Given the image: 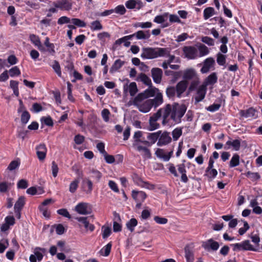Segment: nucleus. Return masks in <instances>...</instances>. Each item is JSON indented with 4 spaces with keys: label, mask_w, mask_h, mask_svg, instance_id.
I'll use <instances>...</instances> for the list:
<instances>
[{
    "label": "nucleus",
    "mask_w": 262,
    "mask_h": 262,
    "mask_svg": "<svg viewBox=\"0 0 262 262\" xmlns=\"http://www.w3.org/2000/svg\"><path fill=\"white\" fill-rule=\"evenodd\" d=\"M186 107L185 105L174 103L173 104H167L164 106V120H162L163 125L167 124L170 119L173 120L176 123H179L181 118L185 114Z\"/></svg>",
    "instance_id": "obj_1"
},
{
    "label": "nucleus",
    "mask_w": 262,
    "mask_h": 262,
    "mask_svg": "<svg viewBox=\"0 0 262 262\" xmlns=\"http://www.w3.org/2000/svg\"><path fill=\"white\" fill-rule=\"evenodd\" d=\"M169 54V48H143L141 57L143 59H152L164 57Z\"/></svg>",
    "instance_id": "obj_2"
},
{
    "label": "nucleus",
    "mask_w": 262,
    "mask_h": 262,
    "mask_svg": "<svg viewBox=\"0 0 262 262\" xmlns=\"http://www.w3.org/2000/svg\"><path fill=\"white\" fill-rule=\"evenodd\" d=\"M150 101L149 99H145L137 96L132 101H129L128 104L129 105L133 104L136 106L139 111L145 113L148 112L152 107Z\"/></svg>",
    "instance_id": "obj_3"
},
{
    "label": "nucleus",
    "mask_w": 262,
    "mask_h": 262,
    "mask_svg": "<svg viewBox=\"0 0 262 262\" xmlns=\"http://www.w3.org/2000/svg\"><path fill=\"white\" fill-rule=\"evenodd\" d=\"M183 78L186 80H193L189 89L193 90L199 83V79L197 77L195 71L193 69H188L184 72Z\"/></svg>",
    "instance_id": "obj_4"
},
{
    "label": "nucleus",
    "mask_w": 262,
    "mask_h": 262,
    "mask_svg": "<svg viewBox=\"0 0 262 262\" xmlns=\"http://www.w3.org/2000/svg\"><path fill=\"white\" fill-rule=\"evenodd\" d=\"M183 51L185 57L189 59H194L198 57V49L193 46H185Z\"/></svg>",
    "instance_id": "obj_5"
},
{
    "label": "nucleus",
    "mask_w": 262,
    "mask_h": 262,
    "mask_svg": "<svg viewBox=\"0 0 262 262\" xmlns=\"http://www.w3.org/2000/svg\"><path fill=\"white\" fill-rule=\"evenodd\" d=\"M149 88L142 93H139L137 96L146 99L148 98L155 96L159 93L158 89L153 86L152 85L148 86Z\"/></svg>",
    "instance_id": "obj_6"
},
{
    "label": "nucleus",
    "mask_w": 262,
    "mask_h": 262,
    "mask_svg": "<svg viewBox=\"0 0 262 262\" xmlns=\"http://www.w3.org/2000/svg\"><path fill=\"white\" fill-rule=\"evenodd\" d=\"M75 210L79 214L82 215L89 214L91 212L90 205L85 202L78 203L75 207Z\"/></svg>",
    "instance_id": "obj_7"
},
{
    "label": "nucleus",
    "mask_w": 262,
    "mask_h": 262,
    "mask_svg": "<svg viewBox=\"0 0 262 262\" xmlns=\"http://www.w3.org/2000/svg\"><path fill=\"white\" fill-rule=\"evenodd\" d=\"M143 136V133L141 131L138 130L135 132L133 136V146L134 148L136 147L141 144V143H143L144 144H149V142L146 140H142L141 137Z\"/></svg>",
    "instance_id": "obj_8"
},
{
    "label": "nucleus",
    "mask_w": 262,
    "mask_h": 262,
    "mask_svg": "<svg viewBox=\"0 0 262 262\" xmlns=\"http://www.w3.org/2000/svg\"><path fill=\"white\" fill-rule=\"evenodd\" d=\"M151 77L156 83H160L163 75L162 70L158 68H154L151 70Z\"/></svg>",
    "instance_id": "obj_9"
},
{
    "label": "nucleus",
    "mask_w": 262,
    "mask_h": 262,
    "mask_svg": "<svg viewBox=\"0 0 262 262\" xmlns=\"http://www.w3.org/2000/svg\"><path fill=\"white\" fill-rule=\"evenodd\" d=\"M207 88L205 85H201L197 90L196 95L195 96V103H197L202 101L206 95Z\"/></svg>",
    "instance_id": "obj_10"
},
{
    "label": "nucleus",
    "mask_w": 262,
    "mask_h": 262,
    "mask_svg": "<svg viewBox=\"0 0 262 262\" xmlns=\"http://www.w3.org/2000/svg\"><path fill=\"white\" fill-rule=\"evenodd\" d=\"M159 137L157 142V145L161 146L165 145L169 143L171 141V138L169 135V133L164 132Z\"/></svg>",
    "instance_id": "obj_11"
},
{
    "label": "nucleus",
    "mask_w": 262,
    "mask_h": 262,
    "mask_svg": "<svg viewBox=\"0 0 262 262\" xmlns=\"http://www.w3.org/2000/svg\"><path fill=\"white\" fill-rule=\"evenodd\" d=\"M172 154V150L168 152H165L164 149L161 148H158L155 152V155L158 158L162 159L164 161H168L170 159Z\"/></svg>",
    "instance_id": "obj_12"
},
{
    "label": "nucleus",
    "mask_w": 262,
    "mask_h": 262,
    "mask_svg": "<svg viewBox=\"0 0 262 262\" xmlns=\"http://www.w3.org/2000/svg\"><path fill=\"white\" fill-rule=\"evenodd\" d=\"M215 60L212 57H209L206 59L203 62V66L201 69L202 73H206L208 72L210 69L214 66Z\"/></svg>",
    "instance_id": "obj_13"
},
{
    "label": "nucleus",
    "mask_w": 262,
    "mask_h": 262,
    "mask_svg": "<svg viewBox=\"0 0 262 262\" xmlns=\"http://www.w3.org/2000/svg\"><path fill=\"white\" fill-rule=\"evenodd\" d=\"M203 247L207 250L211 249L213 251L217 250L219 247V244L217 242L212 239H209L202 244Z\"/></svg>",
    "instance_id": "obj_14"
},
{
    "label": "nucleus",
    "mask_w": 262,
    "mask_h": 262,
    "mask_svg": "<svg viewBox=\"0 0 262 262\" xmlns=\"http://www.w3.org/2000/svg\"><path fill=\"white\" fill-rule=\"evenodd\" d=\"M132 196L136 202H144L147 198L146 193L142 191L133 190L132 191Z\"/></svg>",
    "instance_id": "obj_15"
},
{
    "label": "nucleus",
    "mask_w": 262,
    "mask_h": 262,
    "mask_svg": "<svg viewBox=\"0 0 262 262\" xmlns=\"http://www.w3.org/2000/svg\"><path fill=\"white\" fill-rule=\"evenodd\" d=\"M36 154L39 160H43L46 156L47 148L44 144H40L36 147Z\"/></svg>",
    "instance_id": "obj_16"
},
{
    "label": "nucleus",
    "mask_w": 262,
    "mask_h": 262,
    "mask_svg": "<svg viewBox=\"0 0 262 262\" xmlns=\"http://www.w3.org/2000/svg\"><path fill=\"white\" fill-rule=\"evenodd\" d=\"M53 5L56 8L64 10H69L72 8V4L68 0H60L57 2H54Z\"/></svg>",
    "instance_id": "obj_17"
},
{
    "label": "nucleus",
    "mask_w": 262,
    "mask_h": 262,
    "mask_svg": "<svg viewBox=\"0 0 262 262\" xmlns=\"http://www.w3.org/2000/svg\"><path fill=\"white\" fill-rule=\"evenodd\" d=\"M136 150L141 153L144 159H150L151 158V152L147 147L142 146L141 144L134 148Z\"/></svg>",
    "instance_id": "obj_18"
},
{
    "label": "nucleus",
    "mask_w": 262,
    "mask_h": 262,
    "mask_svg": "<svg viewBox=\"0 0 262 262\" xmlns=\"http://www.w3.org/2000/svg\"><path fill=\"white\" fill-rule=\"evenodd\" d=\"M187 87V82L185 80L180 81L176 85V93L178 97H180Z\"/></svg>",
    "instance_id": "obj_19"
},
{
    "label": "nucleus",
    "mask_w": 262,
    "mask_h": 262,
    "mask_svg": "<svg viewBox=\"0 0 262 262\" xmlns=\"http://www.w3.org/2000/svg\"><path fill=\"white\" fill-rule=\"evenodd\" d=\"M76 220L80 223H81L86 230H89L91 232L94 231L95 226L90 224L88 221V217H78L76 218Z\"/></svg>",
    "instance_id": "obj_20"
},
{
    "label": "nucleus",
    "mask_w": 262,
    "mask_h": 262,
    "mask_svg": "<svg viewBox=\"0 0 262 262\" xmlns=\"http://www.w3.org/2000/svg\"><path fill=\"white\" fill-rule=\"evenodd\" d=\"M125 6L128 9H140L143 7V4L140 0H129L125 3Z\"/></svg>",
    "instance_id": "obj_21"
},
{
    "label": "nucleus",
    "mask_w": 262,
    "mask_h": 262,
    "mask_svg": "<svg viewBox=\"0 0 262 262\" xmlns=\"http://www.w3.org/2000/svg\"><path fill=\"white\" fill-rule=\"evenodd\" d=\"M119 222H121L119 214L116 212H114L113 230L115 232H119L121 230L122 226Z\"/></svg>",
    "instance_id": "obj_22"
},
{
    "label": "nucleus",
    "mask_w": 262,
    "mask_h": 262,
    "mask_svg": "<svg viewBox=\"0 0 262 262\" xmlns=\"http://www.w3.org/2000/svg\"><path fill=\"white\" fill-rule=\"evenodd\" d=\"M83 191L86 194H91L93 190L92 182L89 179L85 178L82 182Z\"/></svg>",
    "instance_id": "obj_23"
},
{
    "label": "nucleus",
    "mask_w": 262,
    "mask_h": 262,
    "mask_svg": "<svg viewBox=\"0 0 262 262\" xmlns=\"http://www.w3.org/2000/svg\"><path fill=\"white\" fill-rule=\"evenodd\" d=\"M185 257L187 260V262H193L194 255L193 251L191 247L187 246L185 248Z\"/></svg>",
    "instance_id": "obj_24"
},
{
    "label": "nucleus",
    "mask_w": 262,
    "mask_h": 262,
    "mask_svg": "<svg viewBox=\"0 0 262 262\" xmlns=\"http://www.w3.org/2000/svg\"><path fill=\"white\" fill-rule=\"evenodd\" d=\"M14 185L13 182L9 181H3L0 182V193L8 192Z\"/></svg>",
    "instance_id": "obj_25"
},
{
    "label": "nucleus",
    "mask_w": 262,
    "mask_h": 262,
    "mask_svg": "<svg viewBox=\"0 0 262 262\" xmlns=\"http://www.w3.org/2000/svg\"><path fill=\"white\" fill-rule=\"evenodd\" d=\"M217 77L215 73H212L209 75L205 79L203 85H205L207 87L208 85H212L217 82Z\"/></svg>",
    "instance_id": "obj_26"
},
{
    "label": "nucleus",
    "mask_w": 262,
    "mask_h": 262,
    "mask_svg": "<svg viewBox=\"0 0 262 262\" xmlns=\"http://www.w3.org/2000/svg\"><path fill=\"white\" fill-rule=\"evenodd\" d=\"M150 100L151 106L157 107L163 103V96L161 93H157L154 99H149Z\"/></svg>",
    "instance_id": "obj_27"
},
{
    "label": "nucleus",
    "mask_w": 262,
    "mask_h": 262,
    "mask_svg": "<svg viewBox=\"0 0 262 262\" xmlns=\"http://www.w3.org/2000/svg\"><path fill=\"white\" fill-rule=\"evenodd\" d=\"M25 203V198L23 196L19 197L18 199L14 205L15 212H19L24 207Z\"/></svg>",
    "instance_id": "obj_28"
},
{
    "label": "nucleus",
    "mask_w": 262,
    "mask_h": 262,
    "mask_svg": "<svg viewBox=\"0 0 262 262\" xmlns=\"http://www.w3.org/2000/svg\"><path fill=\"white\" fill-rule=\"evenodd\" d=\"M217 171L214 168H206L205 176L208 178V181H212L217 176Z\"/></svg>",
    "instance_id": "obj_29"
},
{
    "label": "nucleus",
    "mask_w": 262,
    "mask_h": 262,
    "mask_svg": "<svg viewBox=\"0 0 262 262\" xmlns=\"http://www.w3.org/2000/svg\"><path fill=\"white\" fill-rule=\"evenodd\" d=\"M135 35L137 39H147L150 36L149 31L140 30L135 33Z\"/></svg>",
    "instance_id": "obj_30"
},
{
    "label": "nucleus",
    "mask_w": 262,
    "mask_h": 262,
    "mask_svg": "<svg viewBox=\"0 0 262 262\" xmlns=\"http://www.w3.org/2000/svg\"><path fill=\"white\" fill-rule=\"evenodd\" d=\"M198 52H199V53L198 54V57H203L204 56H206L208 55L209 53V50L208 48L207 47L205 46L204 45H200L198 47Z\"/></svg>",
    "instance_id": "obj_31"
},
{
    "label": "nucleus",
    "mask_w": 262,
    "mask_h": 262,
    "mask_svg": "<svg viewBox=\"0 0 262 262\" xmlns=\"http://www.w3.org/2000/svg\"><path fill=\"white\" fill-rule=\"evenodd\" d=\"M137 80L142 82L147 86L152 85L151 79L144 73H141L138 76Z\"/></svg>",
    "instance_id": "obj_32"
},
{
    "label": "nucleus",
    "mask_w": 262,
    "mask_h": 262,
    "mask_svg": "<svg viewBox=\"0 0 262 262\" xmlns=\"http://www.w3.org/2000/svg\"><path fill=\"white\" fill-rule=\"evenodd\" d=\"M226 145L232 146L234 150L238 151L241 147V141L238 139L234 140L233 141L229 140L226 142Z\"/></svg>",
    "instance_id": "obj_33"
},
{
    "label": "nucleus",
    "mask_w": 262,
    "mask_h": 262,
    "mask_svg": "<svg viewBox=\"0 0 262 262\" xmlns=\"http://www.w3.org/2000/svg\"><path fill=\"white\" fill-rule=\"evenodd\" d=\"M255 111L253 108H250L246 111L241 110L240 115L245 118L252 117L254 116Z\"/></svg>",
    "instance_id": "obj_34"
},
{
    "label": "nucleus",
    "mask_w": 262,
    "mask_h": 262,
    "mask_svg": "<svg viewBox=\"0 0 262 262\" xmlns=\"http://www.w3.org/2000/svg\"><path fill=\"white\" fill-rule=\"evenodd\" d=\"M46 252V250L45 248H42L40 247H36L34 249V253L36 256V259L38 261H40L43 258V254Z\"/></svg>",
    "instance_id": "obj_35"
},
{
    "label": "nucleus",
    "mask_w": 262,
    "mask_h": 262,
    "mask_svg": "<svg viewBox=\"0 0 262 262\" xmlns=\"http://www.w3.org/2000/svg\"><path fill=\"white\" fill-rule=\"evenodd\" d=\"M164 107L159 109L157 112L154 114L149 119L155 121H158L161 117H162L163 120H164Z\"/></svg>",
    "instance_id": "obj_36"
},
{
    "label": "nucleus",
    "mask_w": 262,
    "mask_h": 262,
    "mask_svg": "<svg viewBox=\"0 0 262 262\" xmlns=\"http://www.w3.org/2000/svg\"><path fill=\"white\" fill-rule=\"evenodd\" d=\"M124 64V62L120 59L116 60L110 69V72L112 73L116 72Z\"/></svg>",
    "instance_id": "obj_37"
},
{
    "label": "nucleus",
    "mask_w": 262,
    "mask_h": 262,
    "mask_svg": "<svg viewBox=\"0 0 262 262\" xmlns=\"http://www.w3.org/2000/svg\"><path fill=\"white\" fill-rule=\"evenodd\" d=\"M112 248V244L111 243H108L106 246L103 247L100 251V255L103 256H107L111 252Z\"/></svg>",
    "instance_id": "obj_38"
},
{
    "label": "nucleus",
    "mask_w": 262,
    "mask_h": 262,
    "mask_svg": "<svg viewBox=\"0 0 262 262\" xmlns=\"http://www.w3.org/2000/svg\"><path fill=\"white\" fill-rule=\"evenodd\" d=\"M161 134V131L159 130L156 133H150L147 137V139L151 141V143H155L158 139H159V135Z\"/></svg>",
    "instance_id": "obj_39"
},
{
    "label": "nucleus",
    "mask_w": 262,
    "mask_h": 262,
    "mask_svg": "<svg viewBox=\"0 0 262 262\" xmlns=\"http://www.w3.org/2000/svg\"><path fill=\"white\" fill-rule=\"evenodd\" d=\"M239 164V156L238 154H235L232 156L230 161L229 166L230 167H234Z\"/></svg>",
    "instance_id": "obj_40"
},
{
    "label": "nucleus",
    "mask_w": 262,
    "mask_h": 262,
    "mask_svg": "<svg viewBox=\"0 0 262 262\" xmlns=\"http://www.w3.org/2000/svg\"><path fill=\"white\" fill-rule=\"evenodd\" d=\"M138 224L137 220L135 218L131 219L127 223V228L130 231L133 232L134 230V228Z\"/></svg>",
    "instance_id": "obj_41"
},
{
    "label": "nucleus",
    "mask_w": 262,
    "mask_h": 262,
    "mask_svg": "<svg viewBox=\"0 0 262 262\" xmlns=\"http://www.w3.org/2000/svg\"><path fill=\"white\" fill-rule=\"evenodd\" d=\"M18 85V81L15 80H11L10 81V88L13 90L14 94L16 96H18L19 95V90Z\"/></svg>",
    "instance_id": "obj_42"
},
{
    "label": "nucleus",
    "mask_w": 262,
    "mask_h": 262,
    "mask_svg": "<svg viewBox=\"0 0 262 262\" xmlns=\"http://www.w3.org/2000/svg\"><path fill=\"white\" fill-rule=\"evenodd\" d=\"M128 91L132 96H134L138 92L137 84L135 82H131L127 87Z\"/></svg>",
    "instance_id": "obj_43"
},
{
    "label": "nucleus",
    "mask_w": 262,
    "mask_h": 262,
    "mask_svg": "<svg viewBox=\"0 0 262 262\" xmlns=\"http://www.w3.org/2000/svg\"><path fill=\"white\" fill-rule=\"evenodd\" d=\"M214 14V10L212 7H208L204 10V18L207 19Z\"/></svg>",
    "instance_id": "obj_44"
},
{
    "label": "nucleus",
    "mask_w": 262,
    "mask_h": 262,
    "mask_svg": "<svg viewBox=\"0 0 262 262\" xmlns=\"http://www.w3.org/2000/svg\"><path fill=\"white\" fill-rule=\"evenodd\" d=\"M102 235L104 239L107 238L112 232L111 228L108 226H103L101 228Z\"/></svg>",
    "instance_id": "obj_45"
},
{
    "label": "nucleus",
    "mask_w": 262,
    "mask_h": 262,
    "mask_svg": "<svg viewBox=\"0 0 262 262\" xmlns=\"http://www.w3.org/2000/svg\"><path fill=\"white\" fill-rule=\"evenodd\" d=\"M102 28V25L99 20H95L91 23L90 28L93 31L100 30Z\"/></svg>",
    "instance_id": "obj_46"
},
{
    "label": "nucleus",
    "mask_w": 262,
    "mask_h": 262,
    "mask_svg": "<svg viewBox=\"0 0 262 262\" xmlns=\"http://www.w3.org/2000/svg\"><path fill=\"white\" fill-rule=\"evenodd\" d=\"M55 72L59 77L61 76V71L60 64L57 60H54L53 64L51 66Z\"/></svg>",
    "instance_id": "obj_47"
},
{
    "label": "nucleus",
    "mask_w": 262,
    "mask_h": 262,
    "mask_svg": "<svg viewBox=\"0 0 262 262\" xmlns=\"http://www.w3.org/2000/svg\"><path fill=\"white\" fill-rule=\"evenodd\" d=\"M9 241L7 238H3L0 241V253L4 252L9 246Z\"/></svg>",
    "instance_id": "obj_48"
},
{
    "label": "nucleus",
    "mask_w": 262,
    "mask_h": 262,
    "mask_svg": "<svg viewBox=\"0 0 262 262\" xmlns=\"http://www.w3.org/2000/svg\"><path fill=\"white\" fill-rule=\"evenodd\" d=\"M168 15V13H165L163 15H158L155 17L154 21L155 23H158V24L163 23L165 21Z\"/></svg>",
    "instance_id": "obj_49"
},
{
    "label": "nucleus",
    "mask_w": 262,
    "mask_h": 262,
    "mask_svg": "<svg viewBox=\"0 0 262 262\" xmlns=\"http://www.w3.org/2000/svg\"><path fill=\"white\" fill-rule=\"evenodd\" d=\"M216 57L217 63L220 66H224L226 63V57L225 55L219 53L217 54Z\"/></svg>",
    "instance_id": "obj_50"
},
{
    "label": "nucleus",
    "mask_w": 262,
    "mask_h": 262,
    "mask_svg": "<svg viewBox=\"0 0 262 262\" xmlns=\"http://www.w3.org/2000/svg\"><path fill=\"white\" fill-rule=\"evenodd\" d=\"M245 174L252 181H256L260 179V176L257 172L248 171Z\"/></svg>",
    "instance_id": "obj_51"
},
{
    "label": "nucleus",
    "mask_w": 262,
    "mask_h": 262,
    "mask_svg": "<svg viewBox=\"0 0 262 262\" xmlns=\"http://www.w3.org/2000/svg\"><path fill=\"white\" fill-rule=\"evenodd\" d=\"M11 77L18 76L20 74V71L17 66H15L10 69L8 71Z\"/></svg>",
    "instance_id": "obj_52"
},
{
    "label": "nucleus",
    "mask_w": 262,
    "mask_h": 262,
    "mask_svg": "<svg viewBox=\"0 0 262 262\" xmlns=\"http://www.w3.org/2000/svg\"><path fill=\"white\" fill-rule=\"evenodd\" d=\"M79 181L78 180H75L73 181L70 184L69 191L71 193H74L78 186Z\"/></svg>",
    "instance_id": "obj_53"
},
{
    "label": "nucleus",
    "mask_w": 262,
    "mask_h": 262,
    "mask_svg": "<svg viewBox=\"0 0 262 262\" xmlns=\"http://www.w3.org/2000/svg\"><path fill=\"white\" fill-rule=\"evenodd\" d=\"M182 130L181 128H176L172 132V138L174 140H177L182 135Z\"/></svg>",
    "instance_id": "obj_54"
},
{
    "label": "nucleus",
    "mask_w": 262,
    "mask_h": 262,
    "mask_svg": "<svg viewBox=\"0 0 262 262\" xmlns=\"http://www.w3.org/2000/svg\"><path fill=\"white\" fill-rule=\"evenodd\" d=\"M149 126L148 127V130L150 131L154 130L160 127V125L157 123V121L149 119Z\"/></svg>",
    "instance_id": "obj_55"
},
{
    "label": "nucleus",
    "mask_w": 262,
    "mask_h": 262,
    "mask_svg": "<svg viewBox=\"0 0 262 262\" xmlns=\"http://www.w3.org/2000/svg\"><path fill=\"white\" fill-rule=\"evenodd\" d=\"M110 115L111 113L107 108H104L101 112L102 117L103 120L106 122H108Z\"/></svg>",
    "instance_id": "obj_56"
},
{
    "label": "nucleus",
    "mask_w": 262,
    "mask_h": 262,
    "mask_svg": "<svg viewBox=\"0 0 262 262\" xmlns=\"http://www.w3.org/2000/svg\"><path fill=\"white\" fill-rule=\"evenodd\" d=\"M71 22L75 26H76L78 27H84L86 26L85 23L78 18H72L71 19Z\"/></svg>",
    "instance_id": "obj_57"
},
{
    "label": "nucleus",
    "mask_w": 262,
    "mask_h": 262,
    "mask_svg": "<svg viewBox=\"0 0 262 262\" xmlns=\"http://www.w3.org/2000/svg\"><path fill=\"white\" fill-rule=\"evenodd\" d=\"M45 45L49 48L48 51L49 52L52 53H55L54 45L53 43L50 42L49 38L48 37L46 38Z\"/></svg>",
    "instance_id": "obj_58"
},
{
    "label": "nucleus",
    "mask_w": 262,
    "mask_h": 262,
    "mask_svg": "<svg viewBox=\"0 0 262 262\" xmlns=\"http://www.w3.org/2000/svg\"><path fill=\"white\" fill-rule=\"evenodd\" d=\"M30 115L28 112L24 111L21 115V121L23 124H26L29 120Z\"/></svg>",
    "instance_id": "obj_59"
},
{
    "label": "nucleus",
    "mask_w": 262,
    "mask_h": 262,
    "mask_svg": "<svg viewBox=\"0 0 262 262\" xmlns=\"http://www.w3.org/2000/svg\"><path fill=\"white\" fill-rule=\"evenodd\" d=\"M244 250L256 251V249L253 248L250 242L248 240L243 242Z\"/></svg>",
    "instance_id": "obj_60"
},
{
    "label": "nucleus",
    "mask_w": 262,
    "mask_h": 262,
    "mask_svg": "<svg viewBox=\"0 0 262 262\" xmlns=\"http://www.w3.org/2000/svg\"><path fill=\"white\" fill-rule=\"evenodd\" d=\"M29 38L32 43H33L35 46L40 45L41 42L38 36L34 34H31L29 36Z\"/></svg>",
    "instance_id": "obj_61"
},
{
    "label": "nucleus",
    "mask_w": 262,
    "mask_h": 262,
    "mask_svg": "<svg viewBox=\"0 0 262 262\" xmlns=\"http://www.w3.org/2000/svg\"><path fill=\"white\" fill-rule=\"evenodd\" d=\"M166 92L169 98L173 97L176 94H177L176 89L173 86H169L167 88Z\"/></svg>",
    "instance_id": "obj_62"
},
{
    "label": "nucleus",
    "mask_w": 262,
    "mask_h": 262,
    "mask_svg": "<svg viewBox=\"0 0 262 262\" xmlns=\"http://www.w3.org/2000/svg\"><path fill=\"white\" fill-rule=\"evenodd\" d=\"M52 173L54 178H56L58 172V167L55 162L53 161L52 163Z\"/></svg>",
    "instance_id": "obj_63"
},
{
    "label": "nucleus",
    "mask_w": 262,
    "mask_h": 262,
    "mask_svg": "<svg viewBox=\"0 0 262 262\" xmlns=\"http://www.w3.org/2000/svg\"><path fill=\"white\" fill-rule=\"evenodd\" d=\"M20 163L17 161H12L9 165L7 169L10 171H12L16 169L19 165Z\"/></svg>",
    "instance_id": "obj_64"
}]
</instances>
